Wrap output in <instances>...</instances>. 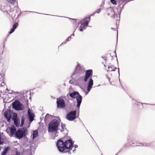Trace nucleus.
Instances as JSON below:
<instances>
[{"label":"nucleus","instance_id":"obj_1","mask_svg":"<svg viewBox=\"0 0 155 155\" xmlns=\"http://www.w3.org/2000/svg\"><path fill=\"white\" fill-rule=\"evenodd\" d=\"M73 143L71 140H67L64 142L62 139H59L56 144L58 149L60 152L69 150V151L73 147Z\"/></svg>","mask_w":155,"mask_h":155},{"label":"nucleus","instance_id":"obj_2","mask_svg":"<svg viewBox=\"0 0 155 155\" xmlns=\"http://www.w3.org/2000/svg\"><path fill=\"white\" fill-rule=\"evenodd\" d=\"M93 74V71L91 69H89L86 71L85 74L84 80L85 82H86L88 79L90 78V81L88 83V84L87 86V91L89 92L92 88V86L93 84V81L91 78V77Z\"/></svg>","mask_w":155,"mask_h":155},{"label":"nucleus","instance_id":"obj_3","mask_svg":"<svg viewBox=\"0 0 155 155\" xmlns=\"http://www.w3.org/2000/svg\"><path fill=\"white\" fill-rule=\"evenodd\" d=\"M59 124L58 120L54 119L52 120L49 124L48 131L51 132L56 131L58 130Z\"/></svg>","mask_w":155,"mask_h":155},{"label":"nucleus","instance_id":"obj_4","mask_svg":"<svg viewBox=\"0 0 155 155\" xmlns=\"http://www.w3.org/2000/svg\"><path fill=\"white\" fill-rule=\"evenodd\" d=\"M69 95L70 97L74 99L76 98L77 102V107L79 109L82 102V96L80 95L79 93L77 91H74V92L70 93L69 94Z\"/></svg>","mask_w":155,"mask_h":155},{"label":"nucleus","instance_id":"obj_5","mask_svg":"<svg viewBox=\"0 0 155 155\" xmlns=\"http://www.w3.org/2000/svg\"><path fill=\"white\" fill-rule=\"evenodd\" d=\"M28 130L26 128L18 129L15 133V136L20 139L23 137H25L28 134Z\"/></svg>","mask_w":155,"mask_h":155},{"label":"nucleus","instance_id":"obj_6","mask_svg":"<svg viewBox=\"0 0 155 155\" xmlns=\"http://www.w3.org/2000/svg\"><path fill=\"white\" fill-rule=\"evenodd\" d=\"M57 107L58 108H64L65 107L64 101L61 97L57 99Z\"/></svg>","mask_w":155,"mask_h":155},{"label":"nucleus","instance_id":"obj_7","mask_svg":"<svg viewBox=\"0 0 155 155\" xmlns=\"http://www.w3.org/2000/svg\"><path fill=\"white\" fill-rule=\"evenodd\" d=\"M76 114V111L75 110H71L70 113L68 114L66 118L68 120L72 121L75 119Z\"/></svg>","mask_w":155,"mask_h":155},{"label":"nucleus","instance_id":"obj_8","mask_svg":"<svg viewBox=\"0 0 155 155\" xmlns=\"http://www.w3.org/2000/svg\"><path fill=\"white\" fill-rule=\"evenodd\" d=\"M90 20L91 17L90 16L86 17L85 19H84L81 22V27L84 28L85 27L87 26Z\"/></svg>","mask_w":155,"mask_h":155},{"label":"nucleus","instance_id":"obj_9","mask_svg":"<svg viewBox=\"0 0 155 155\" xmlns=\"http://www.w3.org/2000/svg\"><path fill=\"white\" fill-rule=\"evenodd\" d=\"M21 105V104L18 101H15L12 103L13 107L15 109L18 110H22Z\"/></svg>","mask_w":155,"mask_h":155},{"label":"nucleus","instance_id":"obj_10","mask_svg":"<svg viewBox=\"0 0 155 155\" xmlns=\"http://www.w3.org/2000/svg\"><path fill=\"white\" fill-rule=\"evenodd\" d=\"M106 12L108 16H110L111 17L115 18V15L114 10L112 8H109L107 9Z\"/></svg>","mask_w":155,"mask_h":155},{"label":"nucleus","instance_id":"obj_11","mask_svg":"<svg viewBox=\"0 0 155 155\" xmlns=\"http://www.w3.org/2000/svg\"><path fill=\"white\" fill-rule=\"evenodd\" d=\"M28 114L30 121L32 122L33 120L35 117L34 114L31 112L30 109H29L28 111Z\"/></svg>","mask_w":155,"mask_h":155},{"label":"nucleus","instance_id":"obj_12","mask_svg":"<svg viewBox=\"0 0 155 155\" xmlns=\"http://www.w3.org/2000/svg\"><path fill=\"white\" fill-rule=\"evenodd\" d=\"M9 129L10 131L11 135H12L14 134L15 135V132L17 131L15 127L13 125H12L11 127L9 128Z\"/></svg>","mask_w":155,"mask_h":155},{"label":"nucleus","instance_id":"obj_13","mask_svg":"<svg viewBox=\"0 0 155 155\" xmlns=\"http://www.w3.org/2000/svg\"><path fill=\"white\" fill-rule=\"evenodd\" d=\"M18 25V24L17 23H15L13 25L12 28L10 31L9 32V34H10L14 32L15 29L16 28L17 26Z\"/></svg>","mask_w":155,"mask_h":155},{"label":"nucleus","instance_id":"obj_14","mask_svg":"<svg viewBox=\"0 0 155 155\" xmlns=\"http://www.w3.org/2000/svg\"><path fill=\"white\" fill-rule=\"evenodd\" d=\"M82 71V68L80 64H78L75 69V72L77 73H80Z\"/></svg>","mask_w":155,"mask_h":155},{"label":"nucleus","instance_id":"obj_15","mask_svg":"<svg viewBox=\"0 0 155 155\" xmlns=\"http://www.w3.org/2000/svg\"><path fill=\"white\" fill-rule=\"evenodd\" d=\"M14 125L17 127H18L20 124V120L16 117L14 118Z\"/></svg>","mask_w":155,"mask_h":155},{"label":"nucleus","instance_id":"obj_16","mask_svg":"<svg viewBox=\"0 0 155 155\" xmlns=\"http://www.w3.org/2000/svg\"><path fill=\"white\" fill-rule=\"evenodd\" d=\"M10 149V147H8L6 148L5 150H3L1 154V155H6V153H7V152Z\"/></svg>","mask_w":155,"mask_h":155},{"label":"nucleus","instance_id":"obj_17","mask_svg":"<svg viewBox=\"0 0 155 155\" xmlns=\"http://www.w3.org/2000/svg\"><path fill=\"white\" fill-rule=\"evenodd\" d=\"M16 11L13 10V11H10L8 14L9 15L11 16L12 17L14 18L15 17L16 14Z\"/></svg>","mask_w":155,"mask_h":155},{"label":"nucleus","instance_id":"obj_18","mask_svg":"<svg viewBox=\"0 0 155 155\" xmlns=\"http://www.w3.org/2000/svg\"><path fill=\"white\" fill-rule=\"evenodd\" d=\"M4 116L6 117V118H7V119L8 120V121H9L11 119V115L10 114L8 113L7 112H5L4 114Z\"/></svg>","mask_w":155,"mask_h":155},{"label":"nucleus","instance_id":"obj_19","mask_svg":"<svg viewBox=\"0 0 155 155\" xmlns=\"http://www.w3.org/2000/svg\"><path fill=\"white\" fill-rule=\"evenodd\" d=\"M108 68L109 69L108 71H114L117 69V68L116 67H114V66H108Z\"/></svg>","mask_w":155,"mask_h":155},{"label":"nucleus","instance_id":"obj_20","mask_svg":"<svg viewBox=\"0 0 155 155\" xmlns=\"http://www.w3.org/2000/svg\"><path fill=\"white\" fill-rule=\"evenodd\" d=\"M38 135V133L37 130L34 131L33 133V138H36Z\"/></svg>","mask_w":155,"mask_h":155},{"label":"nucleus","instance_id":"obj_21","mask_svg":"<svg viewBox=\"0 0 155 155\" xmlns=\"http://www.w3.org/2000/svg\"><path fill=\"white\" fill-rule=\"evenodd\" d=\"M124 2V1L123 0H120L117 2L119 7H120L121 4Z\"/></svg>","mask_w":155,"mask_h":155},{"label":"nucleus","instance_id":"obj_22","mask_svg":"<svg viewBox=\"0 0 155 155\" xmlns=\"http://www.w3.org/2000/svg\"><path fill=\"white\" fill-rule=\"evenodd\" d=\"M8 3L12 4H14L15 3L16 0H6Z\"/></svg>","mask_w":155,"mask_h":155},{"label":"nucleus","instance_id":"obj_23","mask_svg":"<svg viewBox=\"0 0 155 155\" xmlns=\"http://www.w3.org/2000/svg\"><path fill=\"white\" fill-rule=\"evenodd\" d=\"M24 121H25V118L23 117H22L21 119V126L22 127L23 126V125L24 124Z\"/></svg>","mask_w":155,"mask_h":155},{"label":"nucleus","instance_id":"obj_24","mask_svg":"<svg viewBox=\"0 0 155 155\" xmlns=\"http://www.w3.org/2000/svg\"><path fill=\"white\" fill-rule=\"evenodd\" d=\"M110 2L114 5H116L117 4V2L115 0H110Z\"/></svg>","mask_w":155,"mask_h":155},{"label":"nucleus","instance_id":"obj_25","mask_svg":"<svg viewBox=\"0 0 155 155\" xmlns=\"http://www.w3.org/2000/svg\"><path fill=\"white\" fill-rule=\"evenodd\" d=\"M20 153L18 152V151H17L16 152V153L15 154H12L11 155H20Z\"/></svg>","mask_w":155,"mask_h":155},{"label":"nucleus","instance_id":"obj_26","mask_svg":"<svg viewBox=\"0 0 155 155\" xmlns=\"http://www.w3.org/2000/svg\"><path fill=\"white\" fill-rule=\"evenodd\" d=\"M101 9H98L97 11H96V12L97 13H99L100 12H101Z\"/></svg>","mask_w":155,"mask_h":155},{"label":"nucleus","instance_id":"obj_27","mask_svg":"<svg viewBox=\"0 0 155 155\" xmlns=\"http://www.w3.org/2000/svg\"><path fill=\"white\" fill-rule=\"evenodd\" d=\"M83 28H82V27H81L80 26V27L79 28V31H83Z\"/></svg>","mask_w":155,"mask_h":155},{"label":"nucleus","instance_id":"obj_28","mask_svg":"<svg viewBox=\"0 0 155 155\" xmlns=\"http://www.w3.org/2000/svg\"><path fill=\"white\" fill-rule=\"evenodd\" d=\"M48 116L49 115L47 114L45 116V119H46Z\"/></svg>","mask_w":155,"mask_h":155},{"label":"nucleus","instance_id":"obj_29","mask_svg":"<svg viewBox=\"0 0 155 155\" xmlns=\"http://www.w3.org/2000/svg\"><path fill=\"white\" fill-rule=\"evenodd\" d=\"M71 38V37L70 36H69V37L68 38V40H67V41H69V39H70V38Z\"/></svg>","mask_w":155,"mask_h":155},{"label":"nucleus","instance_id":"obj_30","mask_svg":"<svg viewBox=\"0 0 155 155\" xmlns=\"http://www.w3.org/2000/svg\"><path fill=\"white\" fill-rule=\"evenodd\" d=\"M102 58H104V60H106L107 59H106V58H104L103 57H102Z\"/></svg>","mask_w":155,"mask_h":155},{"label":"nucleus","instance_id":"obj_31","mask_svg":"<svg viewBox=\"0 0 155 155\" xmlns=\"http://www.w3.org/2000/svg\"><path fill=\"white\" fill-rule=\"evenodd\" d=\"M102 155V154H101V155Z\"/></svg>","mask_w":155,"mask_h":155}]
</instances>
